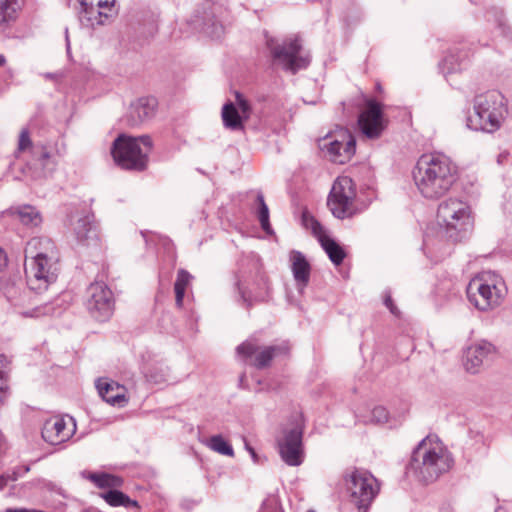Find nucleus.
Segmentation results:
<instances>
[{
  "mask_svg": "<svg viewBox=\"0 0 512 512\" xmlns=\"http://www.w3.org/2000/svg\"><path fill=\"white\" fill-rule=\"evenodd\" d=\"M419 193L428 200L443 197L457 180V167L443 154L422 155L413 170Z\"/></svg>",
  "mask_w": 512,
  "mask_h": 512,
  "instance_id": "obj_1",
  "label": "nucleus"
},
{
  "mask_svg": "<svg viewBox=\"0 0 512 512\" xmlns=\"http://www.w3.org/2000/svg\"><path fill=\"white\" fill-rule=\"evenodd\" d=\"M453 465L451 454L440 446L430 447L422 440L414 449L407 472L423 483H432Z\"/></svg>",
  "mask_w": 512,
  "mask_h": 512,
  "instance_id": "obj_2",
  "label": "nucleus"
},
{
  "mask_svg": "<svg viewBox=\"0 0 512 512\" xmlns=\"http://www.w3.org/2000/svg\"><path fill=\"white\" fill-rule=\"evenodd\" d=\"M473 110L474 113L466 119V126L474 131L492 133L500 128L507 113L505 97L497 90L477 95Z\"/></svg>",
  "mask_w": 512,
  "mask_h": 512,
  "instance_id": "obj_3",
  "label": "nucleus"
},
{
  "mask_svg": "<svg viewBox=\"0 0 512 512\" xmlns=\"http://www.w3.org/2000/svg\"><path fill=\"white\" fill-rule=\"evenodd\" d=\"M153 147L149 135L138 137L120 134L113 142L111 154L115 163L123 169L143 171L147 168L148 155Z\"/></svg>",
  "mask_w": 512,
  "mask_h": 512,
  "instance_id": "obj_4",
  "label": "nucleus"
},
{
  "mask_svg": "<svg viewBox=\"0 0 512 512\" xmlns=\"http://www.w3.org/2000/svg\"><path fill=\"white\" fill-rule=\"evenodd\" d=\"M437 221L445 228V234L452 241H461L472 227L471 208L459 198L441 202L437 209Z\"/></svg>",
  "mask_w": 512,
  "mask_h": 512,
  "instance_id": "obj_5",
  "label": "nucleus"
},
{
  "mask_svg": "<svg viewBox=\"0 0 512 512\" xmlns=\"http://www.w3.org/2000/svg\"><path fill=\"white\" fill-rule=\"evenodd\" d=\"M345 489L349 502L358 512H368L372 502L380 491V483L374 475L365 469L354 468L344 476Z\"/></svg>",
  "mask_w": 512,
  "mask_h": 512,
  "instance_id": "obj_6",
  "label": "nucleus"
},
{
  "mask_svg": "<svg viewBox=\"0 0 512 512\" xmlns=\"http://www.w3.org/2000/svg\"><path fill=\"white\" fill-rule=\"evenodd\" d=\"M504 292V283L490 273L471 279L466 288L469 302L479 311H489L499 306Z\"/></svg>",
  "mask_w": 512,
  "mask_h": 512,
  "instance_id": "obj_7",
  "label": "nucleus"
},
{
  "mask_svg": "<svg viewBox=\"0 0 512 512\" xmlns=\"http://www.w3.org/2000/svg\"><path fill=\"white\" fill-rule=\"evenodd\" d=\"M266 45L274 64L281 66L285 71L295 74L310 64V57L302 53V45L298 37L285 39L282 43L267 37Z\"/></svg>",
  "mask_w": 512,
  "mask_h": 512,
  "instance_id": "obj_8",
  "label": "nucleus"
},
{
  "mask_svg": "<svg viewBox=\"0 0 512 512\" xmlns=\"http://www.w3.org/2000/svg\"><path fill=\"white\" fill-rule=\"evenodd\" d=\"M24 270L29 290L41 293L56 282L61 270L60 258L25 259Z\"/></svg>",
  "mask_w": 512,
  "mask_h": 512,
  "instance_id": "obj_9",
  "label": "nucleus"
},
{
  "mask_svg": "<svg viewBox=\"0 0 512 512\" xmlns=\"http://www.w3.org/2000/svg\"><path fill=\"white\" fill-rule=\"evenodd\" d=\"M319 149L330 161L337 164L348 162L356 151V140L347 129L327 134L318 142Z\"/></svg>",
  "mask_w": 512,
  "mask_h": 512,
  "instance_id": "obj_10",
  "label": "nucleus"
},
{
  "mask_svg": "<svg viewBox=\"0 0 512 512\" xmlns=\"http://www.w3.org/2000/svg\"><path fill=\"white\" fill-rule=\"evenodd\" d=\"M355 197L353 180L348 176L338 177L328 196L327 205L336 218L344 219L352 214L351 207Z\"/></svg>",
  "mask_w": 512,
  "mask_h": 512,
  "instance_id": "obj_11",
  "label": "nucleus"
},
{
  "mask_svg": "<svg viewBox=\"0 0 512 512\" xmlns=\"http://www.w3.org/2000/svg\"><path fill=\"white\" fill-rule=\"evenodd\" d=\"M303 428L300 424L287 426L277 439L281 459L289 466H299L303 462Z\"/></svg>",
  "mask_w": 512,
  "mask_h": 512,
  "instance_id": "obj_12",
  "label": "nucleus"
},
{
  "mask_svg": "<svg viewBox=\"0 0 512 512\" xmlns=\"http://www.w3.org/2000/svg\"><path fill=\"white\" fill-rule=\"evenodd\" d=\"M86 308L97 321L110 319L114 311V299L112 291L104 282L90 284L87 289Z\"/></svg>",
  "mask_w": 512,
  "mask_h": 512,
  "instance_id": "obj_13",
  "label": "nucleus"
},
{
  "mask_svg": "<svg viewBox=\"0 0 512 512\" xmlns=\"http://www.w3.org/2000/svg\"><path fill=\"white\" fill-rule=\"evenodd\" d=\"M0 292L14 307L24 308L32 303L31 290L24 282L19 270L0 276Z\"/></svg>",
  "mask_w": 512,
  "mask_h": 512,
  "instance_id": "obj_14",
  "label": "nucleus"
},
{
  "mask_svg": "<svg viewBox=\"0 0 512 512\" xmlns=\"http://www.w3.org/2000/svg\"><path fill=\"white\" fill-rule=\"evenodd\" d=\"M364 110L359 114L358 125L361 132L369 139H377L387 126L383 106L375 99H367Z\"/></svg>",
  "mask_w": 512,
  "mask_h": 512,
  "instance_id": "obj_15",
  "label": "nucleus"
},
{
  "mask_svg": "<svg viewBox=\"0 0 512 512\" xmlns=\"http://www.w3.org/2000/svg\"><path fill=\"white\" fill-rule=\"evenodd\" d=\"M236 351L243 357L255 355L253 365L258 369H263L268 367L274 358L287 355L290 351V347L287 342H283L278 345L266 346L260 349L256 343L246 341L240 344L236 348Z\"/></svg>",
  "mask_w": 512,
  "mask_h": 512,
  "instance_id": "obj_16",
  "label": "nucleus"
},
{
  "mask_svg": "<svg viewBox=\"0 0 512 512\" xmlns=\"http://www.w3.org/2000/svg\"><path fill=\"white\" fill-rule=\"evenodd\" d=\"M76 431V423L72 417L66 420L60 416L47 419L42 427L41 435L45 442L58 445L69 440Z\"/></svg>",
  "mask_w": 512,
  "mask_h": 512,
  "instance_id": "obj_17",
  "label": "nucleus"
},
{
  "mask_svg": "<svg viewBox=\"0 0 512 512\" xmlns=\"http://www.w3.org/2000/svg\"><path fill=\"white\" fill-rule=\"evenodd\" d=\"M157 106L158 102L154 97L138 98L130 104L123 121L127 126L138 127L155 116Z\"/></svg>",
  "mask_w": 512,
  "mask_h": 512,
  "instance_id": "obj_18",
  "label": "nucleus"
},
{
  "mask_svg": "<svg viewBox=\"0 0 512 512\" xmlns=\"http://www.w3.org/2000/svg\"><path fill=\"white\" fill-rule=\"evenodd\" d=\"M60 258L59 250L52 239L46 236L31 238L25 247V259Z\"/></svg>",
  "mask_w": 512,
  "mask_h": 512,
  "instance_id": "obj_19",
  "label": "nucleus"
},
{
  "mask_svg": "<svg viewBox=\"0 0 512 512\" xmlns=\"http://www.w3.org/2000/svg\"><path fill=\"white\" fill-rule=\"evenodd\" d=\"M495 352V347L492 343L486 340H480L468 347L466 351V370L471 373H476L478 368L483 364L484 360L489 355Z\"/></svg>",
  "mask_w": 512,
  "mask_h": 512,
  "instance_id": "obj_20",
  "label": "nucleus"
},
{
  "mask_svg": "<svg viewBox=\"0 0 512 512\" xmlns=\"http://www.w3.org/2000/svg\"><path fill=\"white\" fill-rule=\"evenodd\" d=\"M96 388L99 396L113 406L122 407L128 401L125 396V387L106 378L96 381Z\"/></svg>",
  "mask_w": 512,
  "mask_h": 512,
  "instance_id": "obj_21",
  "label": "nucleus"
},
{
  "mask_svg": "<svg viewBox=\"0 0 512 512\" xmlns=\"http://www.w3.org/2000/svg\"><path fill=\"white\" fill-rule=\"evenodd\" d=\"M291 269L298 285L306 286L310 279V264L304 254L299 251H292L290 254Z\"/></svg>",
  "mask_w": 512,
  "mask_h": 512,
  "instance_id": "obj_22",
  "label": "nucleus"
},
{
  "mask_svg": "<svg viewBox=\"0 0 512 512\" xmlns=\"http://www.w3.org/2000/svg\"><path fill=\"white\" fill-rule=\"evenodd\" d=\"M11 214L27 227H38L42 216L38 209L31 205H22L10 210Z\"/></svg>",
  "mask_w": 512,
  "mask_h": 512,
  "instance_id": "obj_23",
  "label": "nucleus"
},
{
  "mask_svg": "<svg viewBox=\"0 0 512 512\" xmlns=\"http://www.w3.org/2000/svg\"><path fill=\"white\" fill-rule=\"evenodd\" d=\"M74 233L78 242L85 244L96 238V230L93 224V215L87 214L79 218L74 226Z\"/></svg>",
  "mask_w": 512,
  "mask_h": 512,
  "instance_id": "obj_24",
  "label": "nucleus"
},
{
  "mask_svg": "<svg viewBox=\"0 0 512 512\" xmlns=\"http://www.w3.org/2000/svg\"><path fill=\"white\" fill-rule=\"evenodd\" d=\"M100 496L113 507L123 506L125 508L134 507L139 509V504L136 500H132L128 495L118 489H109L106 492L100 494Z\"/></svg>",
  "mask_w": 512,
  "mask_h": 512,
  "instance_id": "obj_25",
  "label": "nucleus"
},
{
  "mask_svg": "<svg viewBox=\"0 0 512 512\" xmlns=\"http://www.w3.org/2000/svg\"><path fill=\"white\" fill-rule=\"evenodd\" d=\"M222 120L224 126L231 130L243 129V116L232 102L226 103L222 108Z\"/></svg>",
  "mask_w": 512,
  "mask_h": 512,
  "instance_id": "obj_26",
  "label": "nucleus"
},
{
  "mask_svg": "<svg viewBox=\"0 0 512 512\" xmlns=\"http://www.w3.org/2000/svg\"><path fill=\"white\" fill-rule=\"evenodd\" d=\"M33 166L35 169L33 176L35 178L46 177L54 171L56 162L54 159H52L51 155L47 151L42 149L37 158L34 160Z\"/></svg>",
  "mask_w": 512,
  "mask_h": 512,
  "instance_id": "obj_27",
  "label": "nucleus"
},
{
  "mask_svg": "<svg viewBox=\"0 0 512 512\" xmlns=\"http://www.w3.org/2000/svg\"><path fill=\"white\" fill-rule=\"evenodd\" d=\"M21 9V0H0V25L16 20Z\"/></svg>",
  "mask_w": 512,
  "mask_h": 512,
  "instance_id": "obj_28",
  "label": "nucleus"
},
{
  "mask_svg": "<svg viewBox=\"0 0 512 512\" xmlns=\"http://www.w3.org/2000/svg\"><path fill=\"white\" fill-rule=\"evenodd\" d=\"M320 244L333 264L340 265L343 262L346 253L334 239L327 236L320 239Z\"/></svg>",
  "mask_w": 512,
  "mask_h": 512,
  "instance_id": "obj_29",
  "label": "nucleus"
},
{
  "mask_svg": "<svg viewBox=\"0 0 512 512\" xmlns=\"http://www.w3.org/2000/svg\"><path fill=\"white\" fill-rule=\"evenodd\" d=\"M58 300L56 299L54 302H46L44 304L37 305L32 309L23 310L20 314L24 317L30 318H40L42 316H51L60 314V310L57 308L58 304L56 303Z\"/></svg>",
  "mask_w": 512,
  "mask_h": 512,
  "instance_id": "obj_30",
  "label": "nucleus"
},
{
  "mask_svg": "<svg viewBox=\"0 0 512 512\" xmlns=\"http://www.w3.org/2000/svg\"><path fill=\"white\" fill-rule=\"evenodd\" d=\"M89 479L101 489H115L123 485L122 478L109 473H91Z\"/></svg>",
  "mask_w": 512,
  "mask_h": 512,
  "instance_id": "obj_31",
  "label": "nucleus"
},
{
  "mask_svg": "<svg viewBox=\"0 0 512 512\" xmlns=\"http://www.w3.org/2000/svg\"><path fill=\"white\" fill-rule=\"evenodd\" d=\"M256 201L258 204L256 214L260 222V226L263 229V231H265V233L271 235L273 234V229L271 227L269 220V209L265 202L264 195L261 191L257 193Z\"/></svg>",
  "mask_w": 512,
  "mask_h": 512,
  "instance_id": "obj_32",
  "label": "nucleus"
},
{
  "mask_svg": "<svg viewBox=\"0 0 512 512\" xmlns=\"http://www.w3.org/2000/svg\"><path fill=\"white\" fill-rule=\"evenodd\" d=\"M302 224L306 229L312 232V234L318 239L319 242L320 239L327 237L325 234V229L321 223L308 212L302 213Z\"/></svg>",
  "mask_w": 512,
  "mask_h": 512,
  "instance_id": "obj_33",
  "label": "nucleus"
},
{
  "mask_svg": "<svg viewBox=\"0 0 512 512\" xmlns=\"http://www.w3.org/2000/svg\"><path fill=\"white\" fill-rule=\"evenodd\" d=\"M207 445L211 450L221 455L230 457L234 455L233 447L221 435L212 436Z\"/></svg>",
  "mask_w": 512,
  "mask_h": 512,
  "instance_id": "obj_34",
  "label": "nucleus"
},
{
  "mask_svg": "<svg viewBox=\"0 0 512 512\" xmlns=\"http://www.w3.org/2000/svg\"><path fill=\"white\" fill-rule=\"evenodd\" d=\"M8 365L9 361L7 357L0 354V405L3 404L7 395Z\"/></svg>",
  "mask_w": 512,
  "mask_h": 512,
  "instance_id": "obj_35",
  "label": "nucleus"
},
{
  "mask_svg": "<svg viewBox=\"0 0 512 512\" xmlns=\"http://www.w3.org/2000/svg\"><path fill=\"white\" fill-rule=\"evenodd\" d=\"M168 369L162 365L152 366L145 372L147 381L154 384H163L167 381Z\"/></svg>",
  "mask_w": 512,
  "mask_h": 512,
  "instance_id": "obj_36",
  "label": "nucleus"
},
{
  "mask_svg": "<svg viewBox=\"0 0 512 512\" xmlns=\"http://www.w3.org/2000/svg\"><path fill=\"white\" fill-rule=\"evenodd\" d=\"M202 30L212 39H219L224 34V26L215 18L205 20Z\"/></svg>",
  "mask_w": 512,
  "mask_h": 512,
  "instance_id": "obj_37",
  "label": "nucleus"
},
{
  "mask_svg": "<svg viewBox=\"0 0 512 512\" xmlns=\"http://www.w3.org/2000/svg\"><path fill=\"white\" fill-rule=\"evenodd\" d=\"M78 1L82 8L80 15H79V20H80L81 25H83L85 27H93L94 22H93L92 15L94 14V8H93L92 3H88V0H78Z\"/></svg>",
  "mask_w": 512,
  "mask_h": 512,
  "instance_id": "obj_38",
  "label": "nucleus"
},
{
  "mask_svg": "<svg viewBox=\"0 0 512 512\" xmlns=\"http://www.w3.org/2000/svg\"><path fill=\"white\" fill-rule=\"evenodd\" d=\"M235 289L238 292V299L237 301L239 303H242L246 308H250L253 305L254 301H257L258 299L256 297H253L246 288H244L241 285V282L239 279L235 281Z\"/></svg>",
  "mask_w": 512,
  "mask_h": 512,
  "instance_id": "obj_39",
  "label": "nucleus"
},
{
  "mask_svg": "<svg viewBox=\"0 0 512 512\" xmlns=\"http://www.w3.org/2000/svg\"><path fill=\"white\" fill-rule=\"evenodd\" d=\"M115 5V0H99L97 2V7L99 10L97 11V16L93 17V22L98 25L104 24L103 18L107 19L109 17L108 13L103 11L109 9L110 11Z\"/></svg>",
  "mask_w": 512,
  "mask_h": 512,
  "instance_id": "obj_40",
  "label": "nucleus"
},
{
  "mask_svg": "<svg viewBox=\"0 0 512 512\" xmlns=\"http://www.w3.org/2000/svg\"><path fill=\"white\" fill-rule=\"evenodd\" d=\"M235 100L237 104L236 108L238 109L239 113L243 116V118L247 120L252 112V108L249 101L239 92L236 93Z\"/></svg>",
  "mask_w": 512,
  "mask_h": 512,
  "instance_id": "obj_41",
  "label": "nucleus"
},
{
  "mask_svg": "<svg viewBox=\"0 0 512 512\" xmlns=\"http://www.w3.org/2000/svg\"><path fill=\"white\" fill-rule=\"evenodd\" d=\"M496 23H497V27L499 28L501 34L504 37H510L511 36V33H512L511 28L506 23V19H505V16H504L502 10H498L496 12Z\"/></svg>",
  "mask_w": 512,
  "mask_h": 512,
  "instance_id": "obj_42",
  "label": "nucleus"
},
{
  "mask_svg": "<svg viewBox=\"0 0 512 512\" xmlns=\"http://www.w3.org/2000/svg\"><path fill=\"white\" fill-rule=\"evenodd\" d=\"M20 469H13L11 472L0 475V490H4L9 482L16 481L20 476Z\"/></svg>",
  "mask_w": 512,
  "mask_h": 512,
  "instance_id": "obj_43",
  "label": "nucleus"
},
{
  "mask_svg": "<svg viewBox=\"0 0 512 512\" xmlns=\"http://www.w3.org/2000/svg\"><path fill=\"white\" fill-rule=\"evenodd\" d=\"M191 279H192V275L188 271H186L185 269H179L174 285H179L180 287H182L186 290Z\"/></svg>",
  "mask_w": 512,
  "mask_h": 512,
  "instance_id": "obj_44",
  "label": "nucleus"
},
{
  "mask_svg": "<svg viewBox=\"0 0 512 512\" xmlns=\"http://www.w3.org/2000/svg\"><path fill=\"white\" fill-rule=\"evenodd\" d=\"M372 419L377 423H383L388 420V411L383 406H377L372 410Z\"/></svg>",
  "mask_w": 512,
  "mask_h": 512,
  "instance_id": "obj_45",
  "label": "nucleus"
},
{
  "mask_svg": "<svg viewBox=\"0 0 512 512\" xmlns=\"http://www.w3.org/2000/svg\"><path fill=\"white\" fill-rule=\"evenodd\" d=\"M30 145H31V140L29 137V132L27 129H22L20 136H19L18 149L23 151Z\"/></svg>",
  "mask_w": 512,
  "mask_h": 512,
  "instance_id": "obj_46",
  "label": "nucleus"
},
{
  "mask_svg": "<svg viewBox=\"0 0 512 512\" xmlns=\"http://www.w3.org/2000/svg\"><path fill=\"white\" fill-rule=\"evenodd\" d=\"M174 291H175V302L176 306L178 308H181L183 306V299L185 296V289L180 287L179 285H174Z\"/></svg>",
  "mask_w": 512,
  "mask_h": 512,
  "instance_id": "obj_47",
  "label": "nucleus"
},
{
  "mask_svg": "<svg viewBox=\"0 0 512 512\" xmlns=\"http://www.w3.org/2000/svg\"><path fill=\"white\" fill-rule=\"evenodd\" d=\"M385 306L390 310V312L394 315H398L399 311L397 307L394 305L393 300L390 295H387L384 299Z\"/></svg>",
  "mask_w": 512,
  "mask_h": 512,
  "instance_id": "obj_48",
  "label": "nucleus"
},
{
  "mask_svg": "<svg viewBox=\"0 0 512 512\" xmlns=\"http://www.w3.org/2000/svg\"><path fill=\"white\" fill-rule=\"evenodd\" d=\"M453 56L446 57L443 61L444 68L447 67V73H453L457 71L456 66L452 64Z\"/></svg>",
  "mask_w": 512,
  "mask_h": 512,
  "instance_id": "obj_49",
  "label": "nucleus"
},
{
  "mask_svg": "<svg viewBox=\"0 0 512 512\" xmlns=\"http://www.w3.org/2000/svg\"><path fill=\"white\" fill-rule=\"evenodd\" d=\"M7 265V257L5 251L0 248V270H2Z\"/></svg>",
  "mask_w": 512,
  "mask_h": 512,
  "instance_id": "obj_50",
  "label": "nucleus"
},
{
  "mask_svg": "<svg viewBox=\"0 0 512 512\" xmlns=\"http://www.w3.org/2000/svg\"><path fill=\"white\" fill-rule=\"evenodd\" d=\"M5 512H44V511H41V510H31V509H25V508H20V509L9 508Z\"/></svg>",
  "mask_w": 512,
  "mask_h": 512,
  "instance_id": "obj_51",
  "label": "nucleus"
},
{
  "mask_svg": "<svg viewBox=\"0 0 512 512\" xmlns=\"http://www.w3.org/2000/svg\"><path fill=\"white\" fill-rule=\"evenodd\" d=\"M469 435L470 437H473L476 439V441L478 442H482L483 441V435L479 432H474L472 430L469 431Z\"/></svg>",
  "mask_w": 512,
  "mask_h": 512,
  "instance_id": "obj_52",
  "label": "nucleus"
},
{
  "mask_svg": "<svg viewBox=\"0 0 512 512\" xmlns=\"http://www.w3.org/2000/svg\"><path fill=\"white\" fill-rule=\"evenodd\" d=\"M246 448L249 451V453L251 454L254 462H256L257 461V454H256L255 450L252 447H249L247 444H246Z\"/></svg>",
  "mask_w": 512,
  "mask_h": 512,
  "instance_id": "obj_53",
  "label": "nucleus"
},
{
  "mask_svg": "<svg viewBox=\"0 0 512 512\" xmlns=\"http://www.w3.org/2000/svg\"><path fill=\"white\" fill-rule=\"evenodd\" d=\"M6 63V59L3 55H0V67L4 66Z\"/></svg>",
  "mask_w": 512,
  "mask_h": 512,
  "instance_id": "obj_54",
  "label": "nucleus"
},
{
  "mask_svg": "<svg viewBox=\"0 0 512 512\" xmlns=\"http://www.w3.org/2000/svg\"><path fill=\"white\" fill-rule=\"evenodd\" d=\"M65 32H66L67 48H69L68 29H65Z\"/></svg>",
  "mask_w": 512,
  "mask_h": 512,
  "instance_id": "obj_55",
  "label": "nucleus"
},
{
  "mask_svg": "<svg viewBox=\"0 0 512 512\" xmlns=\"http://www.w3.org/2000/svg\"><path fill=\"white\" fill-rule=\"evenodd\" d=\"M376 89L377 91L381 92L382 91V87L379 83L376 84Z\"/></svg>",
  "mask_w": 512,
  "mask_h": 512,
  "instance_id": "obj_56",
  "label": "nucleus"
},
{
  "mask_svg": "<svg viewBox=\"0 0 512 512\" xmlns=\"http://www.w3.org/2000/svg\"><path fill=\"white\" fill-rule=\"evenodd\" d=\"M28 471H29V467L28 466L24 467L23 472L26 473Z\"/></svg>",
  "mask_w": 512,
  "mask_h": 512,
  "instance_id": "obj_57",
  "label": "nucleus"
},
{
  "mask_svg": "<svg viewBox=\"0 0 512 512\" xmlns=\"http://www.w3.org/2000/svg\"><path fill=\"white\" fill-rule=\"evenodd\" d=\"M307 512H314V511H312V510H308Z\"/></svg>",
  "mask_w": 512,
  "mask_h": 512,
  "instance_id": "obj_58",
  "label": "nucleus"
}]
</instances>
